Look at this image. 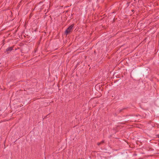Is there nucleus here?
Wrapping results in <instances>:
<instances>
[{"instance_id": "nucleus-1", "label": "nucleus", "mask_w": 159, "mask_h": 159, "mask_svg": "<svg viewBox=\"0 0 159 159\" xmlns=\"http://www.w3.org/2000/svg\"><path fill=\"white\" fill-rule=\"evenodd\" d=\"M73 27V25H72L70 26L66 30V33L67 34H68L72 30V28Z\"/></svg>"}, {"instance_id": "nucleus-3", "label": "nucleus", "mask_w": 159, "mask_h": 159, "mask_svg": "<svg viewBox=\"0 0 159 159\" xmlns=\"http://www.w3.org/2000/svg\"><path fill=\"white\" fill-rule=\"evenodd\" d=\"M98 86V85H96V88H97Z\"/></svg>"}, {"instance_id": "nucleus-2", "label": "nucleus", "mask_w": 159, "mask_h": 159, "mask_svg": "<svg viewBox=\"0 0 159 159\" xmlns=\"http://www.w3.org/2000/svg\"><path fill=\"white\" fill-rule=\"evenodd\" d=\"M12 49H13V48L12 47H11L9 48H7V51H11V50H12Z\"/></svg>"}]
</instances>
